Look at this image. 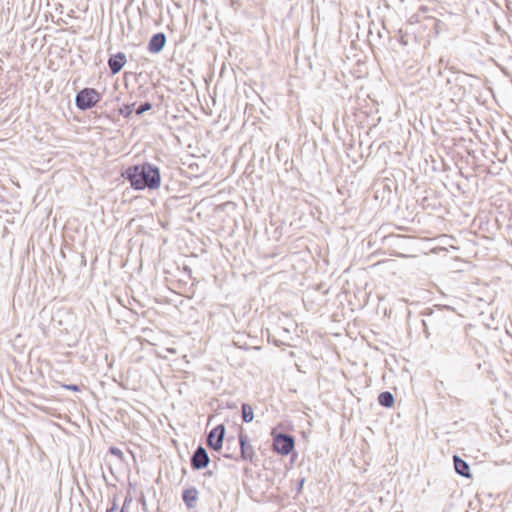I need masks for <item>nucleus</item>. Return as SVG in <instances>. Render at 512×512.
Masks as SVG:
<instances>
[{"mask_svg": "<svg viewBox=\"0 0 512 512\" xmlns=\"http://www.w3.org/2000/svg\"><path fill=\"white\" fill-rule=\"evenodd\" d=\"M199 492L195 487H190L182 492V500L188 509L197 506Z\"/></svg>", "mask_w": 512, "mask_h": 512, "instance_id": "obj_10", "label": "nucleus"}, {"mask_svg": "<svg viewBox=\"0 0 512 512\" xmlns=\"http://www.w3.org/2000/svg\"><path fill=\"white\" fill-rule=\"evenodd\" d=\"M126 55L123 52L110 55L108 59V67L110 72L115 75L119 73L126 64Z\"/></svg>", "mask_w": 512, "mask_h": 512, "instance_id": "obj_8", "label": "nucleus"}, {"mask_svg": "<svg viewBox=\"0 0 512 512\" xmlns=\"http://www.w3.org/2000/svg\"><path fill=\"white\" fill-rule=\"evenodd\" d=\"M63 387L67 390H72V391H76V392L80 391V387L76 384L64 385Z\"/></svg>", "mask_w": 512, "mask_h": 512, "instance_id": "obj_17", "label": "nucleus"}, {"mask_svg": "<svg viewBox=\"0 0 512 512\" xmlns=\"http://www.w3.org/2000/svg\"><path fill=\"white\" fill-rule=\"evenodd\" d=\"M209 462H210V458H209V455H208L206 449L203 446L199 445L193 452L191 459H190L192 469H194V470L204 469L208 466Z\"/></svg>", "mask_w": 512, "mask_h": 512, "instance_id": "obj_6", "label": "nucleus"}, {"mask_svg": "<svg viewBox=\"0 0 512 512\" xmlns=\"http://www.w3.org/2000/svg\"><path fill=\"white\" fill-rule=\"evenodd\" d=\"M448 313L450 310L447 307H437L425 311L423 314L426 319L422 320L423 333L427 339L435 334L438 338V345L446 351L457 350L460 332L451 326Z\"/></svg>", "mask_w": 512, "mask_h": 512, "instance_id": "obj_1", "label": "nucleus"}, {"mask_svg": "<svg viewBox=\"0 0 512 512\" xmlns=\"http://www.w3.org/2000/svg\"><path fill=\"white\" fill-rule=\"evenodd\" d=\"M135 109V103L124 104L123 107L120 108V114L124 117H129Z\"/></svg>", "mask_w": 512, "mask_h": 512, "instance_id": "obj_14", "label": "nucleus"}, {"mask_svg": "<svg viewBox=\"0 0 512 512\" xmlns=\"http://www.w3.org/2000/svg\"><path fill=\"white\" fill-rule=\"evenodd\" d=\"M152 108V104L150 102H144L138 106L135 110L137 115H141L144 112L149 111Z\"/></svg>", "mask_w": 512, "mask_h": 512, "instance_id": "obj_15", "label": "nucleus"}, {"mask_svg": "<svg viewBox=\"0 0 512 512\" xmlns=\"http://www.w3.org/2000/svg\"><path fill=\"white\" fill-rule=\"evenodd\" d=\"M304 482H305V479L302 478L300 481H299V484H298V487H297V491L300 492L303 488V485H304Z\"/></svg>", "mask_w": 512, "mask_h": 512, "instance_id": "obj_19", "label": "nucleus"}, {"mask_svg": "<svg viewBox=\"0 0 512 512\" xmlns=\"http://www.w3.org/2000/svg\"><path fill=\"white\" fill-rule=\"evenodd\" d=\"M117 509H118V506L116 503V499H114L112 506L110 508H108L106 512H116Z\"/></svg>", "mask_w": 512, "mask_h": 512, "instance_id": "obj_18", "label": "nucleus"}, {"mask_svg": "<svg viewBox=\"0 0 512 512\" xmlns=\"http://www.w3.org/2000/svg\"><path fill=\"white\" fill-rule=\"evenodd\" d=\"M295 446V440L292 435L278 433L273 438V449L281 455H288Z\"/></svg>", "mask_w": 512, "mask_h": 512, "instance_id": "obj_4", "label": "nucleus"}, {"mask_svg": "<svg viewBox=\"0 0 512 512\" xmlns=\"http://www.w3.org/2000/svg\"><path fill=\"white\" fill-rule=\"evenodd\" d=\"M378 403L385 408L392 407L394 404L393 394L389 391L381 392L378 396Z\"/></svg>", "mask_w": 512, "mask_h": 512, "instance_id": "obj_12", "label": "nucleus"}, {"mask_svg": "<svg viewBox=\"0 0 512 512\" xmlns=\"http://www.w3.org/2000/svg\"><path fill=\"white\" fill-rule=\"evenodd\" d=\"M239 445L241 450V458L245 461H252L255 452L246 434H239Z\"/></svg>", "mask_w": 512, "mask_h": 512, "instance_id": "obj_9", "label": "nucleus"}, {"mask_svg": "<svg viewBox=\"0 0 512 512\" xmlns=\"http://www.w3.org/2000/svg\"><path fill=\"white\" fill-rule=\"evenodd\" d=\"M110 453L117 456L118 458L122 459L123 458V452L117 448V447H110L109 449Z\"/></svg>", "mask_w": 512, "mask_h": 512, "instance_id": "obj_16", "label": "nucleus"}, {"mask_svg": "<svg viewBox=\"0 0 512 512\" xmlns=\"http://www.w3.org/2000/svg\"><path fill=\"white\" fill-rule=\"evenodd\" d=\"M166 42L167 37L165 33L158 32L150 38L147 45V50L152 54H158L163 50L164 46L166 45Z\"/></svg>", "mask_w": 512, "mask_h": 512, "instance_id": "obj_7", "label": "nucleus"}, {"mask_svg": "<svg viewBox=\"0 0 512 512\" xmlns=\"http://www.w3.org/2000/svg\"><path fill=\"white\" fill-rule=\"evenodd\" d=\"M225 431V426L219 424L208 433L207 443L211 449L219 451L222 448Z\"/></svg>", "mask_w": 512, "mask_h": 512, "instance_id": "obj_5", "label": "nucleus"}, {"mask_svg": "<svg viewBox=\"0 0 512 512\" xmlns=\"http://www.w3.org/2000/svg\"><path fill=\"white\" fill-rule=\"evenodd\" d=\"M122 176L135 190H155L161 185L160 169L148 162L129 166Z\"/></svg>", "mask_w": 512, "mask_h": 512, "instance_id": "obj_2", "label": "nucleus"}, {"mask_svg": "<svg viewBox=\"0 0 512 512\" xmlns=\"http://www.w3.org/2000/svg\"><path fill=\"white\" fill-rule=\"evenodd\" d=\"M202 2H205V0H201Z\"/></svg>", "mask_w": 512, "mask_h": 512, "instance_id": "obj_21", "label": "nucleus"}, {"mask_svg": "<svg viewBox=\"0 0 512 512\" xmlns=\"http://www.w3.org/2000/svg\"><path fill=\"white\" fill-rule=\"evenodd\" d=\"M241 410H242V420L246 423L252 422L254 419V412H253V408L251 407V405H249L247 403H243L241 406Z\"/></svg>", "mask_w": 512, "mask_h": 512, "instance_id": "obj_13", "label": "nucleus"}, {"mask_svg": "<svg viewBox=\"0 0 512 512\" xmlns=\"http://www.w3.org/2000/svg\"><path fill=\"white\" fill-rule=\"evenodd\" d=\"M120 512H127V511H126V510L124 509V507H123V508L121 509V511H120Z\"/></svg>", "mask_w": 512, "mask_h": 512, "instance_id": "obj_20", "label": "nucleus"}, {"mask_svg": "<svg viewBox=\"0 0 512 512\" xmlns=\"http://www.w3.org/2000/svg\"><path fill=\"white\" fill-rule=\"evenodd\" d=\"M454 469L462 477L470 478V467L468 463L458 455L453 456Z\"/></svg>", "mask_w": 512, "mask_h": 512, "instance_id": "obj_11", "label": "nucleus"}, {"mask_svg": "<svg viewBox=\"0 0 512 512\" xmlns=\"http://www.w3.org/2000/svg\"><path fill=\"white\" fill-rule=\"evenodd\" d=\"M101 94L94 88H83L75 97V105L79 110L85 111L93 108L101 100Z\"/></svg>", "mask_w": 512, "mask_h": 512, "instance_id": "obj_3", "label": "nucleus"}]
</instances>
